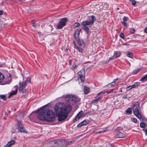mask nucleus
Returning <instances> with one entry per match:
<instances>
[{
  "label": "nucleus",
  "mask_w": 147,
  "mask_h": 147,
  "mask_svg": "<svg viewBox=\"0 0 147 147\" xmlns=\"http://www.w3.org/2000/svg\"><path fill=\"white\" fill-rule=\"evenodd\" d=\"M70 105L58 102L54 107V111L57 114L59 121H61L66 119L69 113L71 110Z\"/></svg>",
  "instance_id": "1"
},
{
  "label": "nucleus",
  "mask_w": 147,
  "mask_h": 147,
  "mask_svg": "<svg viewBox=\"0 0 147 147\" xmlns=\"http://www.w3.org/2000/svg\"><path fill=\"white\" fill-rule=\"evenodd\" d=\"M45 107L40 109L37 113V118L40 120L47 122H52L55 120L53 111L51 110L45 109Z\"/></svg>",
  "instance_id": "2"
},
{
  "label": "nucleus",
  "mask_w": 147,
  "mask_h": 147,
  "mask_svg": "<svg viewBox=\"0 0 147 147\" xmlns=\"http://www.w3.org/2000/svg\"><path fill=\"white\" fill-rule=\"evenodd\" d=\"M31 80L29 78H27L25 80H23L22 82H20L19 84L18 90L19 92L23 93L26 92L27 89L26 87L28 83L31 82Z\"/></svg>",
  "instance_id": "3"
},
{
  "label": "nucleus",
  "mask_w": 147,
  "mask_h": 147,
  "mask_svg": "<svg viewBox=\"0 0 147 147\" xmlns=\"http://www.w3.org/2000/svg\"><path fill=\"white\" fill-rule=\"evenodd\" d=\"M63 97L68 103L71 104H74L78 101L76 96L72 95L67 94L64 96Z\"/></svg>",
  "instance_id": "4"
},
{
  "label": "nucleus",
  "mask_w": 147,
  "mask_h": 147,
  "mask_svg": "<svg viewBox=\"0 0 147 147\" xmlns=\"http://www.w3.org/2000/svg\"><path fill=\"white\" fill-rule=\"evenodd\" d=\"M85 72L84 69H82L78 73V80L79 82H83L84 80Z\"/></svg>",
  "instance_id": "5"
},
{
  "label": "nucleus",
  "mask_w": 147,
  "mask_h": 147,
  "mask_svg": "<svg viewBox=\"0 0 147 147\" xmlns=\"http://www.w3.org/2000/svg\"><path fill=\"white\" fill-rule=\"evenodd\" d=\"M67 21L66 18L62 19L59 22V23L57 25V28L61 29L63 26L66 25V22Z\"/></svg>",
  "instance_id": "6"
},
{
  "label": "nucleus",
  "mask_w": 147,
  "mask_h": 147,
  "mask_svg": "<svg viewBox=\"0 0 147 147\" xmlns=\"http://www.w3.org/2000/svg\"><path fill=\"white\" fill-rule=\"evenodd\" d=\"M91 19H90V21H86L83 22L81 23V25L83 26L89 25L92 24L95 20V17L94 16H92L91 17Z\"/></svg>",
  "instance_id": "7"
},
{
  "label": "nucleus",
  "mask_w": 147,
  "mask_h": 147,
  "mask_svg": "<svg viewBox=\"0 0 147 147\" xmlns=\"http://www.w3.org/2000/svg\"><path fill=\"white\" fill-rule=\"evenodd\" d=\"M134 115L138 117V102L134 103L132 107Z\"/></svg>",
  "instance_id": "8"
},
{
  "label": "nucleus",
  "mask_w": 147,
  "mask_h": 147,
  "mask_svg": "<svg viewBox=\"0 0 147 147\" xmlns=\"http://www.w3.org/2000/svg\"><path fill=\"white\" fill-rule=\"evenodd\" d=\"M17 127L18 130L20 132H26L24 126L21 123L18 122L17 124Z\"/></svg>",
  "instance_id": "9"
},
{
  "label": "nucleus",
  "mask_w": 147,
  "mask_h": 147,
  "mask_svg": "<svg viewBox=\"0 0 147 147\" xmlns=\"http://www.w3.org/2000/svg\"><path fill=\"white\" fill-rule=\"evenodd\" d=\"M56 146H59L63 147L65 146V142L64 140H59L54 142Z\"/></svg>",
  "instance_id": "10"
},
{
  "label": "nucleus",
  "mask_w": 147,
  "mask_h": 147,
  "mask_svg": "<svg viewBox=\"0 0 147 147\" xmlns=\"http://www.w3.org/2000/svg\"><path fill=\"white\" fill-rule=\"evenodd\" d=\"M84 113L83 111H80L77 114L76 116L73 121V122L74 123L76 121L79 120L81 117H84Z\"/></svg>",
  "instance_id": "11"
},
{
  "label": "nucleus",
  "mask_w": 147,
  "mask_h": 147,
  "mask_svg": "<svg viewBox=\"0 0 147 147\" xmlns=\"http://www.w3.org/2000/svg\"><path fill=\"white\" fill-rule=\"evenodd\" d=\"M78 42V45L82 48H84L85 47V44L83 40L82 39H78V40H76Z\"/></svg>",
  "instance_id": "12"
},
{
  "label": "nucleus",
  "mask_w": 147,
  "mask_h": 147,
  "mask_svg": "<svg viewBox=\"0 0 147 147\" xmlns=\"http://www.w3.org/2000/svg\"><path fill=\"white\" fill-rule=\"evenodd\" d=\"M138 86V83L136 82L134 84L131 86H129L127 87L126 88L127 91H129L132 88H136Z\"/></svg>",
  "instance_id": "13"
},
{
  "label": "nucleus",
  "mask_w": 147,
  "mask_h": 147,
  "mask_svg": "<svg viewBox=\"0 0 147 147\" xmlns=\"http://www.w3.org/2000/svg\"><path fill=\"white\" fill-rule=\"evenodd\" d=\"M74 47L79 52L81 53H82L84 51L83 49L84 48H82V47H79L76 45L75 43H74Z\"/></svg>",
  "instance_id": "14"
},
{
  "label": "nucleus",
  "mask_w": 147,
  "mask_h": 147,
  "mask_svg": "<svg viewBox=\"0 0 147 147\" xmlns=\"http://www.w3.org/2000/svg\"><path fill=\"white\" fill-rule=\"evenodd\" d=\"M115 84V83H114V82H112L108 84L107 85H106L105 87L106 88H110L114 87Z\"/></svg>",
  "instance_id": "15"
},
{
  "label": "nucleus",
  "mask_w": 147,
  "mask_h": 147,
  "mask_svg": "<svg viewBox=\"0 0 147 147\" xmlns=\"http://www.w3.org/2000/svg\"><path fill=\"white\" fill-rule=\"evenodd\" d=\"M80 32L78 30H76L74 34L75 39L76 40H78L79 38V36Z\"/></svg>",
  "instance_id": "16"
},
{
  "label": "nucleus",
  "mask_w": 147,
  "mask_h": 147,
  "mask_svg": "<svg viewBox=\"0 0 147 147\" xmlns=\"http://www.w3.org/2000/svg\"><path fill=\"white\" fill-rule=\"evenodd\" d=\"M15 142V141L14 140H11L8 142L4 147H10Z\"/></svg>",
  "instance_id": "17"
},
{
  "label": "nucleus",
  "mask_w": 147,
  "mask_h": 147,
  "mask_svg": "<svg viewBox=\"0 0 147 147\" xmlns=\"http://www.w3.org/2000/svg\"><path fill=\"white\" fill-rule=\"evenodd\" d=\"M116 136L118 138H122L124 137L125 135L122 132H119L117 134Z\"/></svg>",
  "instance_id": "18"
},
{
  "label": "nucleus",
  "mask_w": 147,
  "mask_h": 147,
  "mask_svg": "<svg viewBox=\"0 0 147 147\" xmlns=\"http://www.w3.org/2000/svg\"><path fill=\"white\" fill-rule=\"evenodd\" d=\"M121 53L119 51H116L114 52L113 56L115 58L119 57Z\"/></svg>",
  "instance_id": "19"
},
{
  "label": "nucleus",
  "mask_w": 147,
  "mask_h": 147,
  "mask_svg": "<svg viewBox=\"0 0 147 147\" xmlns=\"http://www.w3.org/2000/svg\"><path fill=\"white\" fill-rule=\"evenodd\" d=\"M17 91L18 90L17 89H16V90H15L11 91V92L10 93V94L8 96V97L10 98L12 96L16 94L17 93Z\"/></svg>",
  "instance_id": "20"
},
{
  "label": "nucleus",
  "mask_w": 147,
  "mask_h": 147,
  "mask_svg": "<svg viewBox=\"0 0 147 147\" xmlns=\"http://www.w3.org/2000/svg\"><path fill=\"white\" fill-rule=\"evenodd\" d=\"M101 98V97L100 96L97 97L95 99L93 100V101L92 102V103L94 105L97 104L99 100Z\"/></svg>",
  "instance_id": "21"
},
{
  "label": "nucleus",
  "mask_w": 147,
  "mask_h": 147,
  "mask_svg": "<svg viewBox=\"0 0 147 147\" xmlns=\"http://www.w3.org/2000/svg\"><path fill=\"white\" fill-rule=\"evenodd\" d=\"M127 114L131 115L132 113V109L131 108L129 107L125 111Z\"/></svg>",
  "instance_id": "22"
},
{
  "label": "nucleus",
  "mask_w": 147,
  "mask_h": 147,
  "mask_svg": "<svg viewBox=\"0 0 147 147\" xmlns=\"http://www.w3.org/2000/svg\"><path fill=\"white\" fill-rule=\"evenodd\" d=\"M90 89L86 86L84 87V92L85 94H87L89 92Z\"/></svg>",
  "instance_id": "23"
},
{
  "label": "nucleus",
  "mask_w": 147,
  "mask_h": 147,
  "mask_svg": "<svg viewBox=\"0 0 147 147\" xmlns=\"http://www.w3.org/2000/svg\"><path fill=\"white\" fill-rule=\"evenodd\" d=\"M141 81H142L143 82H144L147 81V74L145 76H144L140 80Z\"/></svg>",
  "instance_id": "24"
},
{
  "label": "nucleus",
  "mask_w": 147,
  "mask_h": 147,
  "mask_svg": "<svg viewBox=\"0 0 147 147\" xmlns=\"http://www.w3.org/2000/svg\"><path fill=\"white\" fill-rule=\"evenodd\" d=\"M107 129L106 128H105L103 130L96 132V134H100L101 133H103L106 131H107Z\"/></svg>",
  "instance_id": "25"
},
{
  "label": "nucleus",
  "mask_w": 147,
  "mask_h": 147,
  "mask_svg": "<svg viewBox=\"0 0 147 147\" xmlns=\"http://www.w3.org/2000/svg\"><path fill=\"white\" fill-rule=\"evenodd\" d=\"M126 54L127 55V56L130 58H132V53L129 52L127 51L126 53Z\"/></svg>",
  "instance_id": "26"
},
{
  "label": "nucleus",
  "mask_w": 147,
  "mask_h": 147,
  "mask_svg": "<svg viewBox=\"0 0 147 147\" xmlns=\"http://www.w3.org/2000/svg\"><path fill=\"white\" fill-rule=\"evenodd\" d=\"M4 78L3 75L0 72V82H1L3 80Z\"/></svg>",
  "instance_id": "27"
},
{
  "label": "nucleus",
  "mask_w": 147,
  "mask_h": 147,
  "mask_svg": "<svg viewBox=\"0 0 147 147\" xmlns=\"http://www.w3.org/2000/svg\"><path fill=\"white\" fill-rule=\"evenodd\" d=\"M82 29L84 30L87 33H88L89 31V28L86 26H84L82 28Z\"/></svg>",
  "instance_id": "28"
},
{
  "label": "nucleus",
  "mask_w": 147,
  "mask_h": 147,
  "mask_svg": "<svg viewBox=\"0 0 147 147\" xmlns=\"http://www.w3.org/2000/svg\"><path fill=\"white\" fill-rule=\"evenodd\" d=\"M80 26V24L78 22L75 23L74 25V28H76L79 27Z\"/></svg>",
  "instance_id": "29"
},
{
  "label": "nucleus",
  "mask_w": 147,
  "mask_h": 147,
  "mask_svg": "<svg viewBox=\"0 0 147 147\" xmlns=\"http://www.w3.org/2000/svg\"><path fill=\"white\" fill-rule=\"evenodd\" d=\"M82 122L83 123L84 125H87L89 123V121L87 120H85Z\"/></svg>",
  "instance_id": "30"
},
{
  "label": "nucleus",
  "mask_w": 147,
  "mask_h": 147,
  "mask_svg": "<svg viewBox=\"0 0 147 147\" xmlns=\"http://www.w3.org/2000/svg\"><path fill=\"white\" fill-rule=\"evenodd\" d=\"M140 125L141 127L144 128L146 126V124L142 122L140 123Z\"/></svg>",
  "instance_id": "31"
},
{
  "label": "nucleus",
  "mask_w": 147,
  "mask_h": 147,
  "mask_svg": "<svg viewBox=\"0 0 147 147\" xmlns=\"http://www.w3.org/2000/svg\"><path fill=\"white\" fill-rule=\"evenodd\" d=\"M130 1H131L132 4L134 6H135L136 4V2L135 0H129Z\"/></svg>",
  "instance_id": "32"
},
{
  "label": "nucleus",
  "mask_w": 147,
  "mask_h": 147,
  "mask_svg": "<svg viewBox=\"0 0 147 147\" xmlns=\"http://www.w3.org/2000/svg\"><path fill=\"white\" fill-rule=\"evenodd\" d=\"M0 97L3 100H5L6 99V96L5 95H1Z\"/></svg>",
  "instance_id": "33"
},
{
  "label": "nucleus",
  "mask_w": 147,
  "mask_h": 147,
  "mask_svg": "<svg viewBox=\"0 0 147 147\" xmlns=\"http://www.w3.org/2000/svg\"><path fill=\"white\" fill-rule=\"evenodd\" d=\"M78 65L76 63H74L72 65V67L74 69H76L78 67Z\"/></svg>",
  "instance_id": "34"
},
{
  "label": "nucleus",
  "mask_w": 147,
  "mask_h": 147,
  "mask_svg": "<svg viewBox=\"0 0 147 147\" xmlns=\"http://www.w3.org/2000/svg\"><path fill=\"white\" fill-rule=\"evenodd\" d=\"M83 125H84L82 121L80 123H79L77 125V127H81Z\"/></svg>",
  "instance_id": "35"
},
{
  "label": "nucleus",
  "mask_w": 147,
  "mask_h": 147,
  "mask_svg": "<svg viewBox=\"0 0 147 147\" xmlns=\"http://www.w3.org/2000/svg\"><path fill=\"white\" fill-rule=\"evenodd\" d=\"M123 22H125L126 21H127V20L128 18L124 16L123 19Z\"/></svg>",
  "instance_id": "36"
},
{
  "label": "nucleus",
  "mask_w": 147,
  "mask_h": 147,
  "mask_svg": "<svg viewBox=\"0 0 147 147\" xmlns=\"http://www.w3.org/2000/svg\"><path fill=\"white\" fill-rule=\"evenodd\" d=\"M120 36L121 38L123 39L124 37V34L122 32L121 33L120 35Z\"/></svg>",
  "instance_id": "37"
},
{
  "label": "nucleus",
  "mask_w": 147,
  "mask_h": 147,
  "mask_svg": "<svg viewBox=\"0 0 147 147\" xmlns=\"http://www.w3.org/2000/svg\"><path fill=\"white\" fill-rule=\"evenodd\" d=\"M113 89H111L109 91L106 92V93H107L106 94H108L111 93L113 92Z\"/></svg>",
  "instance_id": "38"
},
{
  "label": "nucleus",
  "mask_w": 147,
  "mask_h": 147,
  "mask_svg": "<svg viewBox=\"0 0 147 147\" xmlns=\"http://www.w3.org/2000/svg\"><path fill=\"white\" fill-rule=\"evenodd\" d=\"M131 120L132 121L134 122H136L137 121V119L136 118H132L131 119Z\"/></svg>",
  "instance_id": "39"
},
{
  "label": "nucleus",
  "mask_w": 147,
  "mask_h": 147,
  "mask_svg": "<svg viewBox=\"0 0 147 147\" xmlns=\"http://www.w3.org/2000/svg\"><path fill=\"white\" fill-rule=\"evenodd\" d=\"M106 93V92H100L98 94V96H99L100 94H103V95L105 94Z\"/></svg>",
  "instance_id": "40"
},
{
  "label": "nucleus",
  "mask_w": 147,
  "mask_h": 147,
  "mask_svg": "<svg viewBox=\"0 0 147 147\" xmlns=\"http://www.w3.org/2000/svg\"><path fill=\"white\" fill-rule=\"evenodd\" d=\"M135 32V30L133 28H131L130 30V32L131 34H133Z\"/></svg>",
  "instance_id": "41"
},
{
  "label": "nucleus",
  "mask_w": 147,
  "mask_h": 147,
  "mask_svg": "<svg viewBox=\"0 0 147 147\" xmlns=\"http://www.w3.org/2000/svg\"><path fill=\"white\" fill-rule=\"evenodd\" d=\"M143 130L145 134L147 136V129H143Z\"/></svg>",
  "instance_id": "42"
},
{
  "label": "nucleus",
  "mask_w": 147,
  "mask_h": 147,
  "mask_svg": "<svg viewBox=\"0 0 147 147\" xmlns=\"http://www.w3.org/2000/svg\"><path fill=\"white\" fill-rule=\"evenodd\" d=\"M122 24L125 26H127V23L125 22H122Z\"/></svg>",
  "instance_id": "43"
},
{
  "label": "nucleus",
  "mask_w": 147,
  "mask_h": 147,
  "mask_svg": "<svg viewBox=\"0 0 147 147\" xmlns=\"http://www.w3.org/2000/svg\"><path fill=\"white\" fill-rule=\"evenodd\" d=\"M141 119V115L139 113V111H138V119H140V120Z\"/></svg>",
  "instance_id": "44"
},
{
  "label": "nucleus",
  "mask_w": 147,
  "mask_h": 147,
  "mask_svg": "<svg viewBox=\"0 0 147 147\" xmlns=\"http://www.w3.org/2000/svg\"><path fill=\"white\" fill-rule=\"evenodd\" d=\"M115 58L113 56V57H110L109 58V61L110 60H112Z\"/></svg>",
  "instance_id": "45"
},
{
  "label": "nucleus",
  "mask_w": 147,
  "mask_h": 147,
  "mask_svg": "<svg viewBox=\"0 0 147 147\" xmlns=\"http://www.w3.org/2000/svg\"><path fill=\"white\" fill-rule=\"evenodd\" d=\"M32 26L34 27H36V25L34 23V22H32Z\"/></svg>",
  "instance_id": "46"
},
{
  "label": "nucleus",
  "mask_w": 147,
  "mask_h": 147,
  "mask_svg": "<svg viewBox=\"0 0 147 147\" xmlns=\"http://www.w3.org/2000/svg\"><path fill=\"white\" fill-rule=\"evenodd\" d=\"M138 73V71L136 70H135V71H134L133 72V73L134 74H137V73Z\"/></svg>",
  "instance_id": "47"
},
{
  "label": "nucleus",
  "mask_w": 147,
  "mask_h": 147,
  "mask_svg": "<svg viewBox=\"0 0 147 147\" xmlns=\"http://www.w3.org/2000/svg\"><path fill=\"white\" fill-rule=\"evenodd\" d=\"M127 96L126 95L122 97V98L124 99H125L127 98Z\"/></svg>",
  "instance_id": "48"
},
{
  "label": "nucleus",
  "mask_w": 147,
  "mask_h": 147,
  "mask_svg": "<svg viewBox=\"0 0 147 147\" xmlns=\"http://www.w3.org/2000/svg\"><path fill=\"white\" fill-rule=\"evenodd\" d=\"M144 32L145 33H147V28L144 29Z\"/></svg>",
  "instance_id": "49"
},
{
  "label": "nucleus",
  "mask_w": 147,
  "mask_h": 147,
  "mask_svg": "<svg viewBox=\"0 0 147 147\" xmlns=\"http://www.w3.org/2000/svg\"><path fill=\"white\" fill-rule=\"evenodd\" d=\"M3 14V12L2 11H0V15H2Z\"/></svg>",
  "instance_id": "50"
},
{
  "label": "nucleus",
  "mask_w": 147,
  "mask_h": 147,
  "mask_svg": "<svg viewBox=\"0 0 147 147\" xmlns=\"http://www.w3.org/2000/svg\"><path fill=\"white\" fill-rule=\"evenodd\" d=\"M118 80V79H114V80L113 81V82H114V83H115V82L116 81H117V80Z\"/></svg>",
  "instance_id": "51"
},
{
  "label": "nucleus",
  "mask_w": 147,
  "mask_h": 147,
  "mask_svg": "<svg viewBox=\"0 0 147 147\" xmlns=\"http://www.w3.org/2000/svg\"><path fill=\"white\" fill-rule=\"evenodd\" d=\"M38 33L39 34H40V33H41V32H38Z\"/></svg>",
  "instance_id": "52"
},
{
  "label": "nucleus",
  "mask_w": 147,
  "mask_h": 147,
  "mask_svg": "<svg viewBox=\"0 0 147 147\" xmlns=\"http://www.w3.org/2000/svg\"><path fill=\"white\" fill-rule=\"evenodd\" d=\"M9 83V82H6L4 84H8Z\"/></svg>",
  "instance_id": "53"
},
{
  "label": "nucleus",
  "mask_w": 147,
  "mask_h": 147,
  "mask_svg": "<svg viewBox=\"0 0 147 147\" xmlns=\"http://www.w3.org/2000/svg\"><path fill=\"white\" fill-rule=\"evenodd\" d=\"M140 70V69H138V71H139Z\"/></svg>",
  "instance_id": "54"
},
{
  "label": "nucleus",
  "mask_w": 147,
  "mask_h": 147,
  "mask_svg": "<svg viewBox=\"0 0 147 147\" xmlns=\"http://www.w3.org/2000/svg\"><path fill=\"white\" fill-rule=\"evenodd\" d=\"M45 106H46V107H47V106L46 105H45Z\"/></svg>",
  "instance_id": "55"
},
{
  "label": "nucleus",
  "mask_w": 147,
  "mask_h": 147,
  "mask_svg": "<svg viewBox=\"0 0 147 147\" xmlns=\"http://www.w3.org/2000/svg\"><path fill=\"white\" fill-rule=\"evenodd\" d=\"M121 92H122V90H121Z\"/></svg>",
  "instance_id": "56"
}]
</instances>
